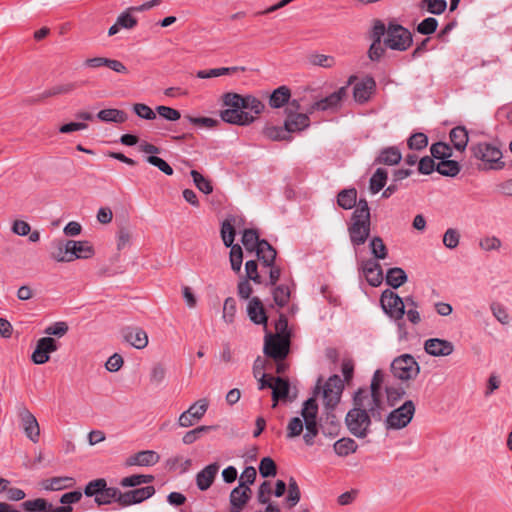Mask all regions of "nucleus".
<instances>
[{
	"label": "nucleus",
	"mask_w": 512,
	"mask_h": 512,
	"mask_svg": "<svg viewBox=\"0 0 512 512\" xmlns=\"http://www.w3.org/2000/svg\"><path fill=\"white\" fill-rule=\"evenodd\" d=\"M368 390L358 388L353 396L354 407L346 415L345 422L349 432L357 438H365L370 432L371 416L365 407Z\"/></svg>",
	"instance_id": "1"
},
{
	"label": "nucleus",
	"mask_w": 512,
	"mask_h": 512,
	"mask_svg": "<svg viewBox=\"0 0 512 512\" xmlns=\"http://www.w3.org/2000/svg\"><path fill=\"white\" fill-rule=\"evenodd\" d=\"M470 152L471 157L479 162L477 168L480 171H498L506 166L501 149L492 143L479 142L474 144L470 147Z\"/></svg>",
	"instance_id": "2"
},
{
	"label": "nucleus",
	"mask_w": 512,
	"mask_h": 512,
	"mask_svg": "<svg viewBox=\"0 0 512 512\" xmlns=\"http://www.w3.org/2000/svg\"><path fill=\"white\" fill-rule=\"evenodd\" d=\"M82 492L74 490L63 494L60 497L62 506L54 507L45 498H36L21 503V508L26 512H73L71 504L78 503L82 499Z\"/></svg>",
	"instance_id": "3"
},
{
	"label": "nucleus",
	"mask_w": 512,
	"mask_h": 512,
	"mask_svg": "<svg viewBox=\"0 0 512 512\" xmlns=\"http://www.w3.org/2000/svg\"><path fill=\"white\" fill-rule=\"evenodd\" d=\"M385 35L383 44L391 50L404 52L413 44V35L410 30L394 21L388 23Z\"/></svg>",
	"instance_id": "4"
},
{
	"label": "nucleus",
	"mask_w": 512,
	"mask_h": 512,
	"mask_svg": "<svg viewBox=\"0 0 512 512\" xmlns=\"http://www.w3.org/2000/svg\"><path fill=\"white\" fill-rule=\"evenodd\" d=\"M290 335L268 333L265 336L263 352L272 360H286L290 352Z\"/></svg>",
	"instance_id": "5"
},
{
	"label": "nucleus",
	"mask_w": 512,
	"mask_h": 512,
	"mask_svg": "<svg viewBox=\"0 0 512 512\" xmlns=\"http://www.w3.org/2000/svg\"><path fill=\"white\" fill-rule=\"evenodd\" d=\"M391 372L397 379L407 381L416 378L420 367L412 355L402 354L392 361Z\"/></svg>",
	"instance_id": "6"
},
{
	"label": "nucleus",
	"mask_w": 512,
	"mask_h": 512,
	"mask_svg": "<svg viewBox=\"0 0 512 512\" xmlns=\"http://www.w3.org/2000/svg\"><path fill=\"white\" fill-rule=\"evenodd\" d=\"M415 413V405L412 400L405 401L400 407L392 410L385 419L386 429H402L412 420Z\"/></svg>",
	"instance_id": "7"
},
{
	"label": "nucleus",
	"mask_w": 512,
	"mask_h": 512,
	"mask_svg": "<svg viewBox=\"0 0 512 512\" xmlns=\"http://www.w3.org/2000/svg\"><path fill=\"white\" fill-rule=\"evenodd\" d=\"M380 305L391 319L402 320L405 314V304L397 293L390 289L384 290L380 297Z\"/></svg>",
	"instance_id": "8"
},
{
	"label": "nucleus",
	"mask_w": 512,
	"mask_h": 512,
	"mask_svg": "<svg viewBox=\"0 0 512 512\" xmlns=\"http://www.w3.org/2000/svg\"><path fill=\"white\" fill-rule=\"evenodd\" d=\"M385 32V24L379 19L374 20L373 27L370 32L372 43L368 50V57L371 61L378 62L385 54L386 47L385 45L382 46V37L385 35Z\"/></svg>",
	"instance_id": "9"
},
{
	"label": "nucleus",
	"mask_w": 512,
	"mask_h": 512,
	"mask_svg": "<svg viewBox=\"0 0 512 512\" xmlns=\"http://www.w3.org/2000/svg\"><path fill=\"white\" fill-rule=\"evenodd\" d=\"M371 219L353 218L348 227L350 241L354 247L363 245L370 236Z\"/></svg>",
	"instance_id": "10"
},
{
	"label": "nucleus",
	"mask_w": 512,
	"mask_h": 512,
	"mask_svg": "<svg viewBox=\"0 0 512 512\" xmlns=\"http://www.w3.org/2000/svg\"><path fill=\"white\" fill-rule=\"evenodd\" d=\"M209 402L206 398L200 399L184 411L178 420L181 427H190L198 422L206 413Z\"/></svg>",
	"instance_id": "11"
},
{
	"label": "nucleus",
	"mask_w": 512,
	"mask_h": 512,
	"mask_svg": "<svg viewBox=\"0 0 512 512\" xmlns=\"http://www.w3.org/2000/svg\"><path fill=\"white\" fill-rule=\"evenodd\" d=\"M58 349L57 341L52 337H42L37 341L31 360L35 364H45L50 360V353Z\"/></svg>",
	"instance_id": "12"
},
{
	"label": "nucleus",
	"mask_w": 512,
	"mask_h": 512,
	"mask_svg": "<svg viewBox=\"0 0 512 512\" xmlns=\"http://www.w3.org/2000/svg\"><path fill=\"white\" fill-rule=\"evenodd\" d=\"M376 90V81L371 76L364 77L361 81L355 83L353 87V98L358 104H365Z\"/></svg>",
	"instance_id": "13"
},
{
	"label": "nucleus",
	"mask_w": 512,
	"mask_h": 512,
	"mask_svg": "<svg viewBox=\"0 0 512 512\" xmlns=\"http://www.w3.org/2000/svg\"><path fill=\"white\" fill-rule=\"evenodd\" d=\"M286 119L284 121L289 133L301 132L310 126L308 109L305 113H296L292 109H285Z\"/></svg>",
	"instance_id": "14"
},
{
	"label": "nucleus",
	"mask_w": 512,
	"mask_h": 512,
	"mask_svg": "<svg viewBox=\"0 0 512 512\" xmlns=\"http://www.w3.org/2000/svg\"><path fill=\"white\" fill-rule=\"evenodd\" d=\"M18 415L26 436L33 443H37L40 437V429L36 417L25 406L19 409Z\"/></svg>",
	"instance_id": "15"
},
{
	"label": "nucleus",
	"mask_w": 512,
	"mask_h": 512,
	"mask_svg": "<svg viewBox=\"0 0 512 512\" xmlns=\"http://www.w3.org/2000/svg\"><path fill=\"white\" fill-rule=\"evenodd\" d=\"M251 489L243 483H239L230 493L229 512H241L251 498Z\"/></svg>",
	"instance_id": "16"
},
{
	"label": "nucleus",
	"mask_w": 512,
	"mask_h": 512,
	"mask_svg": "<svg viewBox=\"0 0 512 512\" xmlns=\"http://www.w3.org/2000/svg\"><path fill=\"white\" fill-rule=\"evenodd\" d=\"M361 269L369 285L377 287L382 283L383 271L381 265L375 259L370 258L362 261Z\"/></svg>",
	"instance_id": "17"
},
{
	"label": "nucleus",
	"mask_w": 512,
	"mask_h": 512,
	"mask_svg": "<svg viewBox=\"0 0 512 512\" xmlns=\"http://www.w3.org/2000/svg\"><path fill=\"white\" fill-rule=\"evenodd\" d=\"M84 66L88 68H100V67H107L114 72L120 73V74H127L128 68L119 60L116 59H110L106 57H93V58H87L84 61Z\"/></svg>",
	"instance_id": "18"
},
{
	"label": "nucleus",
	"mask_w": 512,
	"mask_h": 512,
	"mask_svg": "<svg viewBox=\"0 0 512 512\" xmlns=\"http://www.w3.org/2000/svg\"><path fill=\"white\" fill-rule=\"evenodd\" d=\"M68 241L69 258L71 261L75 259H90L95 255V249L89 241Z\"/></svg>",
	"instance_id": "19"
},
{
	"label": "nucleus",
	"mask_w": 512,
	"mask_h": 512,
	"mask_svg": "<svg viewBox=\"0 0 512 512\" xmlns=\"http://www.w3.org/2000/svg\"><path fill=\"white\" fill-rule=\"evenodd\" d=\"M220 116L224 122L239 126L249 125L255 120L248 112L231 108L221 111Z\"/></svg>",
	"instance_id": "20"
},
{
	"label": "nucleus",
	"mask_w": 512,
	"mask_h": 512,
	"mask_svg": "<svg viewBox=\"0 0 512 512\" xmlns=\"http://www.w3.org/2000/svg\"><path fill=\"white\" fill-rule=\"evenodd\" d=\"M424 349L432 356H448L453 352V344L444 339L431 338L425 341Z\"/></svg>",
	"instance_id": "21"
},
{
	"label": "nucleus",
	"mask_w": 512,
	"mask_h": 512,
	"mask_svg": "<svg viewBox=\"0 0 512 512\" xmlns=\"http://www.w3.org/2000/svg\"><path fill=\"white\" fill-rule=\"evenodd\" d=\"M247 313L250 320L255 324L267 325L268 317L260 298L252 297L247 306Z\"/></svg>",
	"instance_id": "22"
},
{
	"label": "nucleus",
	"mask_w": 512,
	"mask_h": 512,
	"mask_svg": "<svg viewBox=\"0 0 512 512\" xmlns=\"http://www.w3.org/2000/svg\"><path fill=\"white\" fill-rule=\"evenodd\" d=\"M123 337L136 349H143L148 344L147 333L139 327H127L123 330Z\"/></svg>",
	"instance_id": "23"
},
{
	"label": "nucleus",
	"mask_w": 512,
	"mask_h": 512,
	"mask_svg": "<svg viewBox=\"0 0 512 512\" xmlns=\"http://www.w3.org/2000/svg\"><path fill=\"white\" fill-rule=\"evenodd\" d=\"M160 456L152 450H144L129 456L127 466H152L158 463Z\"/></svg>",
	"instance_id": "24"
},
{
	"label": "nucleus",
	"mask_w": 512,
	"mask_h": 512,
	"mask_svg": "<svg viewBox=\"0 0 512 512\" xmlns=\"http://www.w3.org/2000/svg\"><path fill=\"white\" fill-rule=\"evenodd\" d=\"M219 465L212 463L207 465L204 469L196 475V484L199 490L205 491L213 484L214 479L218 473Z\"/></svg>",
	"instance_id": "25"
},
{
	"label": "nucleus",
	"mask_w": 512,
	"mask_h": 512,
	"mask_svg": "<svg viewBox=\"0 0 512 512\" xmlns=\"http://www.w3.org/2000/svg\"><path fill=\"white\" fill-rule=\"evenodd\" d=\"M273 380L272 387V407L275 408L279 401L286 400L290 391V383L287 378H283L280 376H276V378H271Z\"/></svg>",
	"instance_id": "26"
},
{
	"label": "nucleus",
	"mask_w": 512,
	"mask_h": 512,
	"mask_svg": "<svg viewBox=\"0 0 512 512\" xmlns=\"http://www.w3.org/2000/svg\"><path fill=\"white\" fill-rule=\"evenodd\" d=\"M402 159L401 152L398 147L390 146L383 148L376 159L374 160V164H383V165H397Z\"/></svg>",
	"instance_id": "27"
},
{
	"label": "nucleus",
	"mask_w": 512,
	"mask_h": 512,
	"mask_svg": "<svg viewBox=\"0 0 512 512\" xmlns=\"http://www.w3.org/2000/svg\"><path fill=\"white\" fill-rule=\"evenodd\" d=\"M255 252L263 267L272 266L276 262L277 251L266 239L261 240L260 247Z\"/></svg>",
	"instance_id": "28"
},
{
	"label": "nucleus",
	"mask_w": 512,
	"mask_h": 512,
	"mask_svg": "<svg viewBox=\"0 0 512 512\" xmlns=\"http://www.w3.org/2000/svg\"><path fill=\"white\" fill-rule=\"evenodd\" d=\"M320 382H321V379L318 380V383L315 387L314 396L308 398L303 403V407L301 409V416L303 417V421L317 420L318 403L316 400V395L320 392Z\"/></svg>",
	"instance_id": "29"
},
{
	"label": "nucleus",
	"mask_w": 512,
	"mask_h": 512,
	"mask_svg": "<svg viewBox=\"0 0 512 512\" xmlns=\"http://www.w3.org/2000/svg\"><path fill=\"white\" fill-rule=\"evenodd\" d=\"M369 397L370 399L366 410L374 420L381 421L386 411L382 394H369Z\"/></svg>",
	"instance_id": "30"
},
{
	"label": "nucleus",
	"mask_w": 512,
	"mask_h": 512,
	"mask_svg": "<svg viewBox=\"0 0 512 512\" xmlns=\"http://www.w3.org/2000/svg\"><path fill=\"white\" fill-rule=\"evenodd\" d=\"M291 98V90L285 85H282L271 93L269 97V105L274 108H282L285 106Z\"/></svg>",
	"instance_id": "31"
},
{
	"label": "nucleus",
	"mask_w": 512,
	"mask_h": 512,
	"mask_svg": "<svg viewBox=\"0 0 512 512\" xmlns=\"http://www.w3.org/2000/svg\"><path fill=\"white\" fill-rule=\"evenodd\" d=\"M450 140L454 148L458 151H464L467 147L469 136L464 126L454 127L449 134Z\"/></svg>",
	"instance_id": "32"
},
{
	"label": "nucleus",
	"mask_w": 512,
	"mask_h": 512,
	"mask_svg": "<svg viewBox=\"0 0 512 512\" xmlns=\"http://www.w3.org/2000/svg\"><path fill=\"white\" fill-rule=\"evenodd\" d=\"M237 218L235 216H229L227 217L221 225V237L223 240V243L226 247H230L231 245H234V239L236 235L235 231V224H236Z\"/></svg>",
	"instance_id": "33"
},
{
	"label": "nucleus",
	"mask_w": 512,
	"mask_h": 512,
	"mask_svg": "<svg viewBox=\"0 0 512 512\" xmlns=\"http://www.w3.org/2000/svg\"><path fill=\"white\" fill-rule=\"evenodd\" d=\"M238 71L245 72L246 68L243 66H234V67H221V68H213L209 70H200L197 72L196 76L200 79H208L213 77H218L222 75H231Z\"/></svg>",
	"instance_id": "34"
},
{
	"label": "nucleus",
	"mask_w": 512,
	"mask_h": 512,
	"mask_svg": "<svg viewBox=\"0 0 512 512\" xmlns=\"http://www.w3.org/2000/svg\"><path fill=\"white\" fill-rule=\"evenodd\" d=\"M357 190L349 188L341 190L337 195V204L344 210H350L356 206Z\"/></svg>",
	"instance_id": "35"
},
{
	"label": "nucleus",
	"mask_w": 512,
	"mask_h": 512,
	"mask_svg": "<svg viewBox=\"0 0 512 512\" xmlns=\"http://www.w3.org/2000/svg\"><path fill=\"white\" fill-rule=\"evenodd\" d=\"M97 118L103 122H114L121 124L127 120L128 116L123 110L109 108L100 110L97 114Z\"/></svg>",
	"instance_id": "36"
},
{
	"label": "nucleus",
	"mask_w": 512,
	"mask_h": 512,
	"mask_svg": "<svg viewBox=\"0 0 512 512\" xmlns=\"http://www.w3.org/2000/svg\"><path fill=\"white\" fill-rule=\"evenodd\" d=\"M266 138L272 141H291L292 136L289 133L286 125L283 126H268L263 130Z\"/></svg>",
	"instance_id": "37"
},
{
	"label": "nucleus",
	"mask_w": 512,
	"mask_h": 512,
	"mask_svg": "<svg viewBox=\"0 0 512 512\" xmlns=\"http://www.w3.org/2000/svg\"><path fill=\"white\" fill-rule=\"evenodd\" d=\"M385 280L388 286L397 289L407 281V275L402 268L394 267L388 269Z\"/></svg>",
	"instance_id": "38"
},
{
	"label": "nucleus",
	"mask_w": 512,
	"mask_h": 512,
	"mask_svg": "<svg viewBox=\"0 0 512 512\" xmlns=\"http://www.w3.org/2000/svg\"><path fill=\"white\" fill-rule=\"evenodd\" d=\"M333 448L338 456L345 457L355 453L358 445L352 438L343 437L334 443Z\"/></svg>",
	"instance_id": "39"
},
{
	"label": "nucleus",
	"mask_w": 512,
	"mask_h": 512,
	"mask_svg": "<svg viewBox=\"0 0 512 512\" xmlns=\"http://www.w3.org/2000/svg\"><path fill=\"white\" fill-rule=\"evenodd\" d=\"M261 240L256 229L249 228L243 231L241 242L247 251H256L260 247Z\"/></svg>",
	"instance_id": "40"
},
{
	"label": "nucleus",
	"mask_w": 512,
	"mask_h": 512,
	"mask_svg": "<svg viewBox=\"0 0 512 512\" xmlns=\"http://www.w3.org/2000/svg\"><path fill=\"white\" fill-rule=\"evenodd\" d=\"M272 287V296L275 304L280 308L285 307L289 303L291 297V291L289 287L285 284H276Z\"/></svg>",
	"instance_id": "41"
},
{
	"label": "nucleus",
	"mask_w": 512,
	"mask_h": 512,
	"mask_svg": "<svg viewBox=\"0 0 512 512\" xmlns=\"http://www.w3.org/2000/svg\"><path fill=\"white\" fill-rule=\"evenodd\" d=\"M387 179H388L387 171L384 168H377L369 181L370 191L373 194H376L379 191H381L385 187V185L387 183Z\"/></svg>",
	"instance_id": "42"
},
{
	"label": "nucleus",
	"mask_w": 512,
	"mask_h": 512,
	"mask_svg": "<svg viewBox=\"0 0 512 512\" xmlns=\"http://www.w3.org/2000/svg\"><path fill=\"white\" fill-rule=\"evenodd\" d=\"M340 103L335 99L333 93L330 95L313 102L308 108V113H313L315 111H327L329 109L337 108Z\"/></svg>",
	"instance_id": "43"
},
{
	"label": "nucleus",
	"mask_w": 512,
	"mask_h": 512,
	"mask_svg": "<svg viewBox=\"0 0 512 512\" xmlns=\"http://www.w3.org/2000/svg\"><path fill=\"white\" fill-rule=\"evenodd\" d=\"M45 488L52 491H58L62 489L71 488L76 484V480L73 477H52L48 479Z\"/></svg>",
	"instance_id": "44"
},
{
	"label": "nucleus",
	"mask_w": 512,
	"mask_h": 512,
	"mask_svg": "<svg viewBox=\"0 0 512 512\" xmlns=\"http://www.w3.org/2000/svg\"><path fill=\"white\" fill-rule=\"evenodd\" d=\"M460 164L456 160L445 159L440 161L436 166V171L448 177H455L460 172Z\"/></svg>",
	"instance_id": "45"
},
{
	"label": "nucleus",
	"mask_w": 512,
	"mask_h": 512,
	"mask_svg": "<svg viewBox=\"0 0 512 512\" xmlns=\"http://www.w3.org/2000/svg\"><path fill=\"white\" fill-rule=\"evenodd\" d=\"M301 498V492L296 480L291 477L288 484V495L285 499V504L288 509H292L298 504Z\"/></svg>",
	"instance_id": "46"
},
{
	"label": "nucleus",
	"mask_w": 512,
	"mask_h": 512,
	"mask_svg": "<svg viewBox=\"0 0 512 512\" xmlns=\"http://www.w3.org/2000/svg\"><path fill=\"white\" fill-rule=\"evenodd\" d=\"M154 481L153 475L134 474L124 477L120 481L122 487H137L141 484H148Z\"/></svg>",
	"instance_id": "47"
},
{
	"label": "nucleus",
	"mask_w": 512,
	"mask_h": 512,
	"mask_svg": "<svg viewBox=\"0 0 512 512\" xmlns=\"http://www.w3.org/2000/svg\"><path fill=\"white\" fill-rule=\"evenodd\" d=\"M431 156L435 159L445 160L452 156V148L444 142H436L430 147Z\"/></svg>",
	"instance_id": "48"
},
{
	"label": "nucleus",
	"mask_w": 512,
	"mask_h": 512,
	"mask_svg": "<svg viewBox=\"0 0 512 512\" xmlns=\"http://www.w3.org/2000/svg\"><path fill=\"white\" fill-rule=\"evenodd\" d=\"M370 249L371 253L374 256V259L377 261L383 260L387 257L388 250L386 245L384 244L383 240L379 236H374L370 241Z\"/></svg>",
	"instance_id": "49"
},
{
	"label": "nucleus",
	"mask_w": 512,
	"mask_h": 512,
	"mask_svg": "<svg viewBox=\"0 0 512 512\" xmlns=\"http://www.w3.org/2000/svg\"><path fill=\"white\" fill-rule=\"evenodd\" d=\"M107 485V481L104 478H97L92 481H89L85 488L84 494L87 497H97L104 490Z\"/></svg>",
	"instance_id": "50"
},
{
	"label": "nucleus",
	"mask_w": 512,
	"mask_h": 512,
	"mask_svg": "<svg viewBox=\"0 0 512 512\" xmlns=\"http://www.w3.org/2000/svg\"><path fill=\"white\" fill-rule=\"evenodd\" d=\"M223 103L231 109L243 110L244 111V96L235 93L227 92L223 95Z\"/></svg>",
	"instance_id": "51"
},
{
	"label": "nucleus",
	"mask_w": 512,
	"mask_h": 512,
	"mask_svg": "<svg viewBox=\"0 0 512 512\" xmlns=\"http://www.w3.org/2000/svg\"><path fill=\"white\" fill-rule=\"evenodd\" d=\"M190 175L193 178L194 184L201 192L204 194H210L213 192L211 181L206 179L200 172L197 170H191Z\"/></svg>",
	"instance_id": "52"
},
{
	"label": "nucleus",
	"mask_w": 512,
	"mask_h": 512,
	"mask_svg": "<svg viewBox=\"0 0 512 512\" xmlns=\"http://www.w3.org/2000/svg\"><path fill=\"white\" fill-rule=\"evenodd\" d=\"M259 473L263 478L274 477L277 474V465L271 457H263L259 464Z\"/></svg>",
	"instance_id": "53"
},
{
	"label": "nucleus",
	"mask_w": 512,
	"mask_h": 512,
	"mask_svg": "<svg viewBox=\"0 0 512 512\" xmlns=\"http://www.w3.org/2000/svg\"><path fill=\"white\" fill-rule=\"evenodd\" d=\"M306 432L303 435V440L306 445L312 446L314 444L315 437L319 434V425L317 420H306L304 421Z\"/></svg>",
	"instance_id": "54"
},
{
	"label": "nucleus",
	"mask_w": 512,
	"mask_h": 512,
	"mask_svg": "<svg viewBox=\"0 0 512 512\" xmlns=\"http://www.w3.org/2000/svg\"><path fill=\"white\" fill-rule=\"evenodd\" d=\"M421 7L434 15H440L445 12L447 8L446 0H422Z\"/></svg>",
	"instance_id": "55"
},
{
	"label": "nucleus",
	"mask_w": 512,
	"mask_h": 512,
	"mask_svg": "<svg viewBox=\"0 0 512 512\" xmlns=\"http://www.w3.org/2000/svg\"><path fill=\"white\" fill-rule=\"evenodd\" d=\"M230 250V263L231 268L235 273H239L243 262V251L240 245H231Z\"/></svg>",
	"instance_id": "56"
},
{
	"label": "nucleus",
	"mask_w": 512,
	"mask_h": 512,
	"mask_svg": "<svg viewBox=\"0 0 512 512\" xmlns=\"http://www.w3.org/2000/svg\"><path fill=\"white\" fill-rule=\"evenodd\" d=\"M407 145L411 150H422L428 145V137L422 132L413 133L408 138Z\"/></svg>",
	"instance_id": "57"
},
{
	"label": "nucleus",
	"mask_w": 512,
	"mask_h": 512,
	"mask_svg": "<svg viewBox=\"0 0 512 512\" xmlns=\"http://www.w3.org/2000/svg\"><path fill=\"white\" fill-rule=\"evenodd\" d=\"M78 85L76 83H66L53 86L43 92V97H53L61 94H68L74 91Z\"/></svg>",
	"instance_id": "58"
},
{
	"label": "nucleus",
	"mask_w": 512,
	"mask_h": 512,
	"mask_svg": "<svg viewBox=\"0 0 512 512\" xmlns=\"http://www.w3.org/2000/svg\"><path fill=\"white\" fill-rule=\"evenodd\" d=\"M386 398L387 405L389 407H394L405 395V390L402 387H386Z\"/></svg>",
	"instance_id": "59"
},
{
	"label": "nucleus",
	"mask_w": 512,
	"mask_h": 512,
	"mask_svg": "<svg viewBox=\"0 0 512 512\" xmlns=\"http://www.w3.org/2000/svg\"><path fill=\"white\" fill-rule=\"evenodd\" d=\"M246 276L244 279L251 280L255 284H262V277L258 272V263L256 260H248L245 263Z\"/></svg>",
	"instance_id": "60"
},
{
	"label": "nucleus",
	"mask_w": 512,
	"mask_h": 512,
	"mask_svg": "<svg viewBox=\"0 0 512 512\" xmlns=\"http://www.w3.org/2000/svg\"><path fill=\"white\" fill-rule=\"evenodd\" d=\"M438 27L437 19L428 17L422 20L416 27V31L422 35H431L436 32Z\"/></svg>",
	"instance_id": "61"
},
{
	"label": "nucleus",
	"mask_w": 512,
	"mask_h": 512,
	"mask_svg": "<svg viewBox=\"0 0 512 512\" xmlns=\"http://www.w3.org/2000/svg\"><path fill=\"white\" fill-rule=\"evenodd\" d=\"M154 494L155 488L153 486H145L131 490V496L133 497L135 504L142 503Z\"/></svg>",
	"instance_id": "62"
},
{
	"label": "nucleus",
	"mask_w": 512,
	"mask_h": 512,
	"mask_svg": "<svg viewBox=\"0 0 512 512\" xmlns=\"http://www.w3.org/2000/svg\"><path fill=\"white\" fill-rule=\"evenodd\" d=\"M309 62L314 66H320L323 68H331L335 65V59L333 56L318 53L310 55Z\"/></svg>",
	"instance_id": "63"
},
{
	"label": "nucleus",
	"mask_w": 512,
	"mask_h": 512,
	"mask_svg": "<svg viewBox=\"0 0 512 512\" xmlns=\"http://www.w3.org/2000/svg\"><path fill=\"white\" fill-rule=\"evenodd\" d=\"M116 493V487H108L106 485L101 494L94 498V501L98 506L108 505L115 501Z\"/></svg>",
	"instance_id": "64"
}]
</instances>
